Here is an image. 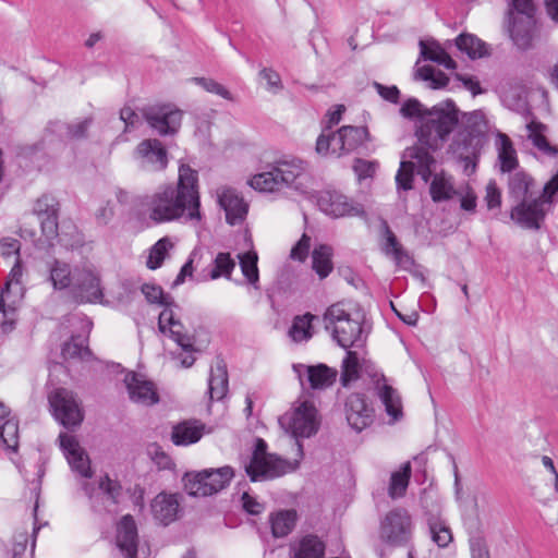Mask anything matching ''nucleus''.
I'll return each instance as SVG.
<instances>
[{
	"instance_id": "1",
	"label": "nucleus",
	"mask_w": 558,
	"mask_h": 558,
	"mask_svg": "<svg viewBox=\"0 0 558 558\" xmlns=\"http://www.w3.org/2000/svg\"><path fill=\"white\" fill-rule=\"evenodd\" d=\"M149 218L155 223L173 220L197 223L202 219L198 173L187 165L179 168L177 186L166 185L156 191L147 203Z\"/></svg>"
},
{
	"instance_id": "2",
	"label": "nucleus",
	"mask_w": 558,
	"mask_h": 558,
	"mask_svg": "<svg viewBox=\"0 0 558 558\" xmlns=\"http://www.w3.org/2000/svg\"><path fill=\"white\" fill-rule=\"evenodd\" d=\"M308 165L303 159L283 155L265 166L264 171L253 175L248 183L259 192L272 193L284 187L306 193Z\"/></svg>"
},
{
	"instance_id": "3",
	"label": "nucleus",
	"mask_w": 558,
	"mask_h": 558,
	"mask_svg": "<svg viewBox=\"0 0 558 558\" xmlns=\"http://www.w3.org/2000/svg\"><path fill=\"white\" fill-rule=\"evenodd\" d=\"M361 373L369 377L372 389L384 404L387 414L393 420H398L402 414L401 398L398 391L388 384L385 375L371 361L360 356L355 351L347 350L341 365V385L349 386L360 377Z\"/></svg>"
},
{
	"instance_id": "4",
	"label": "nucleus",
	"mask_w": 558,
	"mask_h": 558,
	"mask_svg": "<svg viewBox=\"0 0 558 558\" xmlns=\"http://www.w3.org/2000/svg\"><path fill=\"white\" fill-rule=\"evenodd\" d=\"M459 124V110L448 99L428 109L420 120L416 135L418 142L429 149L440 148Z\"/></svg>"
},
{
	"instance_id": "5",
	"label": "nucleus",
	"mask_w": 558,
	"mask_h": 558,
	"mask_svg": "<svg viewBox=\"0 0 558 558\" xmlns=\"http://www.w3.org/2000/svg\"><path fill=\"white\" fill-rule=\"evenodd\" d=\"M558 202V170L545 183L541 194L527 201L519 202L510 210L511 220L524 230L538 231L546 217Z\"/></svg>"
},
{
	"instance_id": "6",
	"label": "nucleus",
	"mask_w": 558,
	"mask_h": 558,
	"mask_svg": "<svg viewBox=\"0 0 558 558\" xmlns=\"http://www.w3.org/2000/svg\"><path fill=\"white\" fill-rule=\"evenodd\" d=\"M142 292L149 303H157L163 306L158 316L159 330L175 341L183 351L193 352V338L186 332L183 324L178 318L179 306L173 300L163 293L161 287L155 284H143Z\"/></svg>"
},
{
	"instance_id": "7",
	"label": "nucleus",
	"mask_w": 558,
	"mask_h": 558,
	"mask_svg": "<svg viewBox=\"0 0 558 558\" xmlns=\"http://www.w3.org/2000/svg\"><path fill=\"white\" fill-rule=\"evenodd\" d=\"M347 306L344 302L330 305L324 314L325 328L343 349L360 348L365 343L366 336L360 319L352 317Z\"/></svg>"
},
{
	"instance_id": "8",
	"label": "nucleus",
	"mask_w": 558,
	"mask_h": 558,
	"mask_svg": "<svg viewBox=\"0 0 558 558\" xmlns=\"http://www.w3.org/2000/svg\"><path fill=\"white\" fill-rule=\"evenodd\" d=\"M280 425L295 438L299 456H303V447L299 438H310L319 428L318 412L313 402L302 401L291 412L279 418Z\"/></svg>"
},
{
	"instance_id": "9",
	"label": "nucleus",
	"mask_w": 558,
	"mask_h": 558,
	"mask_svg": "<svg viewBox=\"0 0 558 558\" xmlns=\"http://www.w3.org/2000/svg\"><path fill=\"white\" fill-rule=\"evenodd\" d=\"M234 473L231 466L186 473L183 477L184 488L191 496H211L227 487Z\"/></svg>"
},
{
	"instance_id": "10",
	"label": "nucleus",
	"mask_w": 558,
	"mask_h": 558,
	"mask_svg": "<svg viewBox=\"0 0 558 558\" xmlns=\"http://www.w3.org/2000/svg\"><path fill=\"white\" fill-rule=\"evenodd\" d=\"M404 158L409 160H402L399 170L396 174V183L398 190L409 191L413 187V174L414 171L423 179L428 182L432 175V166L435 162L434 157L422 146H413L407 148L404 151Z\"/></svg>"
},
{
	"instance_id": "11",
	"label": "nucleus",
	"mask_w": 558,
	"mask_h": 558,
	"mask_svg": "<svg viewBox=\"0 0 558 558\" xmlns=\"http://www.w3.org/2000/svg\"><path fill=\"white\" fill-rule=\"evenodd\" d=\"M69 295L77 304L102 303L104 289L100 276L93 265L76 266V277Z\"/></svg>"
},
{
	"instance_id": "12",
	"label": "nucleus",
	"mask_w": 558,
	"mask_h": 558,
	"mask_svg": "<svg viewBox=\"0 0 558 558\" xmlns=\"http://www.w3.org/2000/svg\"><path fill=\"white\" fill-rule=\"evenodd\" d=\"M50 411L62 426L70 429L81 425L84 413L73 391L56 388L48 395Z\"/></svg>"
},
{
	"instance_id": "13",
	"label": "nucleus",
	"mask_w": 558,
	"mask_h": 558,
	"mask_svg": "<svg viewBox=\"0 0 558 558\" xmlns=\"http://www.w3.org/2000/svg\"><path fill=\"white\" fill-rule=\"evenodd\" d=\"M133 160L145 172L163 171L169 163L168 151L157 138L143 140L133 151Z\"/></svg>"
},
{
	"instance_id": "14",
	"label": "nucleus",
	"mask_w": 558,
	"mask_h": 558,
	"mask_svg": "<svg viewBox=\"0 0 558 558\" xmlns=\"http://www.w3.org/2000/svg\"><path fill=\"white\" fill-rule=\"evenodd\" d=\"M412 535V520L401 508L389 511L380 523V538L390 545H403Z\"/></svg>"
},
{
	"instance_id": "15",
	"label": "nucleus",
	"mask_w": 558,
	"mask_h": 558,
	"mask_svg": "<svg viewBox=\"0 0 558 558\" xmlns=\"http://www.w3.org/2000/svg\"><path fill=\"white\" fill-rule=\"evenodd\" d=\"M183 112L172 105L151 106L143 111L148 125L160 136L178 133Z\"/></svg>"
},
{
	"instance_id": "16",
	"label": "nucleus",
	"mask_w": 558,
	"mask_h": 558,
	"mask_svg": "<svg viewBox=\"0 0 558 558\" xmlns=\"http://www.w3.org/2000/svg\"><path fill=\"white\" fill-rule=\"evenodd\" d=\"M481 147V134L469 130H460L456 133L449 145V153L457 159L463 161L465 163L464 171L471 174L475 171Z\"/></svg>"
},
{
	"instance_id": "17",
	"label": "nucleus",
	"mask_w": 558,
	"mask_h": 558,
	"mask_svg": "<svg viewBox=\"0 0 558 558\" xmlns=\"http://www.w3.org/2000/svg\"><path fill=\"white\" fill-rule=\"evenodd\" d=\"M244 469L251 482L271 481L292 470L290 463L278 456L251 457Z\"/></svg>"
},
{
	"instance_id": "18",
	"label": "nucleus",
	"mask_w": 558,
	"mask_h": 558,
	"mask_svg": "<svg viewBox=\"0 0 558 558\" xmlns=\"http://www.w3.org/2000/svg\"><path fill=\"white\" fill-rule=\"evenodd\" d=\"M318 208L332 218L344 216H361L364 214L363 206L349 199L345 195L338 191L325 190L318 193Z\"/></svg>"
},
{
	"instance_id": "19",
	"label": "nucleus",
	"mask_w": 558,
	"mask_h": 558,
	"mask_svg": "<svg viewBox=\"0 0 558 558\" xmlns=\"http://www.w3.org/2000/svg\"><path fill=\"white\" fill-rule=\"evenodd\" d=\"M58 201L49 194L39 197L33 208V214L40 223L41 233L48 242L58 235Z\"/></svg>"
},
{
	"instance_id": "20",
	"label": "nucleus",
	"mask_w": 558,
	"mask_h": 558,
	"mask_svg": "<svg viewBox=\"0 0 558 558\" xmlns=\"http://www.w3.org/2000/svg\"><path fill=\"white\" fill-rule=\"evenodd\" d=\"M421 504L424 509L430 512V517L428 518V529L432 541L438 547H446L452 541V533L449 526L437 518L434 512H438L439 504L438 499L435 498L433 492L424 490L421 496Z\"/></svg>"
},
{
	"instance_id": "21",
	"label": "nucleus",
	"mask_w": 558,
	"mask_h": 558,
	"mask_svg": "<svg viewBox=\"0 0 558 558\" xmlns=\"http://www.w3.org/2000/svg\"><path fill=\"white\" fill-rule=\"evenodd\" d=\"M344 411L349 425L356 432H362L373 422L374 409L363 393H351L345 400Z\"/></svg>"
},
{
	"instance_id": "22",
	"label": "nucleus",
	"mask_w": 558,
	"mask_h": 558,
	"mask_svg": "<svg viewBox=\"0 0 558 558\" xmlns=\"http://www.w3.org/2000/svg\"><path fill=\"white\" fill-rule=\"evenodd\" d=\"M130 399L141 405L149 407L159 402V395L155 384L144 375L130 372L124 377Z\"/></svg>"
},
{
	"instance_id": "23",
	"label": "nucleus",
	"mask_w": 558,
	"mask_h": 558,
	"mask_svg": "<svg viewBox=\"0 0 558 558\" xmlns=\"http://www.w3.org/2000/svg\"><path fill=\"white\" fill-rule=\"evenodd\" d=\"M22 276L23 269L17 258L10 271L8 281L0 291V312L4 316L14 312L23 298L24 288L21 282Z\"/></svg>"
},
{
	"instance_id": "24",
	"label": "nucleus",
	"mask_w": 558,
	"mask_h": 558,
	"mask_svg": "<svg viewBox=\"0 0 558 558\" xmlns=\"http://www.w3.org/2000/svg\"><path fill=\"white\" fill-rule=\"evenodd\" d=\"M216 193L218 204L226 213L227 222L231 226L242 223L247 215L248 205L239 193L229 186H221Z\"/></svg>"
},
{
	"instance_id": "25",
	"label": "nucleus",
	"mask_w": 558,
	"mask_h": 558,
	"mask_svg": "<svg viewBox=\"0 0 558 558\" xmlns=\"http://www.w3.org/2000/svg\"><path fill=\"white\" fill-rule=\"evenodd\" d=\"M60 446L72 469L85 478L92 477L90 461L86 452L81 448L76 438L72 435L60 434Z\"/></svg>"
},
{
	"instance_id": "26",
	"label": "nucleus",
	"mask_w": 558,
	"mask_h": 558,
	"mask_svg": "<svg viewBox=\"0 0 558 558\" xmlns=\"http://www.w3.org/2000/svg\"><path fill=\"white\" fill-rule=\"evenodd\" d=\"M85 494L88 496L93 508L99 509L98 496L102 495L104 508L107 511H112L111 506L120 504L122 496V486L118 481L111 480L108 475L100 478L98 490L90 488L88 484L83 486Z\"/></svg>"
},
{
	"instance_id": "27",
	"label": "nucleus",
	"mask_w": 558,
	"mask_h": 558,
	"mask_svg": "<svg viewBox=\"0 0 558 558\" xmlns=\"http://www.w3.org/2000/svg\"><path fill=\"white\" fill-rule=\"evenodd\" d=\"M116 544L124 558L137 557V526L131 514L123 515L118 522Z\"/></svg>"
},
{
	"instance_id": "28",
	"label": "nucleus",
	"mask_w": 558,
	"mask_h": 558,
	"mask_svg": "<svg viewBox=\"0 0 558 558\" xmlns=\"http://www.w3.org/2000/svg\"><path fill=\"white\" fill-rule=\"evenodd\" d=\"M541 193L534 178L520 170L509 174L508 197L518 204L538 196Z\"/></svg>"
},
{
	"instance_id": "29",
	"label": "nucleus",
	"mask_w": 558,
	"mask_h": 558,
	"mask_svg": "<svg viewBox=\"0 0 558 558\" xmlns=\"http://www.w3.org/2000/svg\"><path fill=\"white\" fill-rule=\"evenodd\" d=\"M209 433L206 425L198 420H185L172 426L170 439L173 445L187 447L198 442Z\"/></svg>"
},
{
	"instance_id": "30",
	"label": "nucleus",
	"mask_w": 558,
	"mask_h": 558,
	"mask_svg": "<svg viewBox=\"0 0 558 558\" xmlns=\"http://www.w3.org/2000/svg\"><path fill=\"white\" fill-rule=\"evenodd\" d=\"M295 373L298 374L301 383H303V377L306 376V379L310 384V387L313 389H325L330 387L337 378V371L328 367L325 364H318L314 366H305V365H294L293 366Z\"/></svg>"
},
{
	"instance_id": "31",
	"label": "nucleus",
	"mask_w": 558,
	"mask_h": 558,
	"mask_svg": "<svg viewBox=\"0 0 558 558\" xmlns=\"http://www.w3.org/2000/svg\"><path fill=\"white\" fill-rule=\"evenodd\" d=\"M369 140L365 126L343 125L333 134V143L339 146L340 156L351 153Z\"/></svg>"
},
{
	"instance_id": "32",
	"label": "nucleus",
	"mask_w": 558,
	"mask_h": 558,
	"mask_svg": "<svg viewBox=\"0 0 558 558\" xmlns=\"http://www.w3.org/2000/svg\"><path fill=\"white\" fill-rule=\"evenodd\" d=\"M180 510L179 495L177 494H158L151 501V513L154 518L168 525L178 518Z\"/></svg>"
},
{
	"instance_id": "33",
	"label": "nucleus",
	"mask_w": 558,
	"mask_h": 558,
	"mask_svg": "<svg viewBox=\"0 0 558 558\" xmlns=\"http://www.w3.org/2000/svg\"><path fill=\"white\" fill-rule=\"evenodd\" d=\"M48 281L54 290L70 291L76 277V266L52 258L47 262Z\"/></svg>"
},
{
	"instance_id": "34",
	"label": "nucleus",
	"mask_w": 558,
	"mask_h": 558,
	"mask_svg": "<svg viewBox=\"0 0 558 558\" xmlns=\"http://www.w3.org/2000/svg\"><path fill=\"white\" fill-rule=\"evenodd\" d=\"M229 380L227 364L221 357H217L210 368L208 378V392L211 400H221L228 392Z\"/></svg>"
},
{
	"instance_id": "35",
	"label": "nucleus",
	"mask_w": 558,
	"mask_h": 558,
	"mask_svg": "<svg viewBox=\"0 0 558 558\" xmlns=\"http://www.w3.org/2000/svg\"><path fill=\"white\" fill-rule=\"evenodd\" d=\"M509 15V34L514 45L520 49L529 48L532 41L533 17H512L511 10Z\"/></svg>"
},
{
	"instance_id": "36",
	"label": "nucleus",
	"mask_w": 558,
	"mask_h": 558,
	"mask_svg": "<svg viewBox=\"0 0 558 558\" xmlns=\"http://www.w3.org/2000/svg\"><path fill=\"white\" fill-rule=\"evenodd\" d=\"M292 558H324L325 544L314 535H306L291 546Z\"/></svg>"
},
{
	"instance_id": "37",
	"label": "nucleus",
	"mask_w": 558,
	"mask_h": 558,
	"mask_svg": "<svg viewBox=\"0 0 558 558\" xmlns=\"http://www.w3.org/2000/svg\"><path fill=\"white\" fill-rule=\"evenodd\" d=\"M456 46L473 60L489 56L487 44L473 34H460L456 38Z\"/></svg>"
},
{
	"instance_id": "38",
	"label": "nucleus",
	"mask_w": 558,
	"mask_h": 558,
	"mask_svg": "<svg viewBox=\"0 0 558 558\" xmlns=\"http://www.w3.org/2000/svg\"><path fill=\"white\" fill-rule=\"evenodd\" d=\"M526 129L529 132V140H531L533 145L539 151L550 157H556L558 155V147L550 145L545 136V132L547 130V126L545 124L532 120L531 122L527 123Z\"/></svg>"
},
{
	"instance_id": "39",
	"label": "nucleus",
	"mask_w": 558,
	"mask_h": 558,
	"mask_svg": "<svg viewBox=\"0 0 558 558\" xmlns=\"http://www.w3.org/2000/svg\"><path fill=\"white\" fill-rule=\"evenodd\" d=\"M296 512L294 510H281L270 514L269 523L274 537H286L295 526Z\"/></svg>"
},
{
	"instance_id": "40",
	"label": "nucleus",
	"mask_w": 558,
	"mask_h": 558,
	"mask_svg": "<svg viewBox=\"0 0 558 558\" xmlns=\"http://www.w3.org/2000/svg\"><path fill=\"white\" fill-rule=\"evenodd\" d=\"M429 192L434 202L450 199L456 193L453 178L445 172L436 173L430 182Z\"/></svg>"
},
{
	"instance_id": "41",
	"label": "nucleus",
	"mask_w": 558,
	"mask_h": 558,
	"mask_svg": "<svg viewBox=\"0 0 558 558\" xmlns=\"http://www.w3.org/2000/svg\"><path fill=\"white\" fill-rule=\"evenodd\" d=\"M332 248L329 245L320 244L312 253V267L320 279L326 278L332 270Z\"/></svg>"
},
{
	"instance_id": "42",
	"label": "nucleus",
	"mask_w": 558,
	"mask_h": 558,
	"mask_svg": "<svg viewBox=\"0 0 558 558\" xmlns=\"http://www.w3.org/2000/svg\"><path fill=\"white\" fill-rule=\"evenodd\" d=\"M316 318L315 315L306 313L298 315L293 318L292 325L289 329V336L294 342L307 341L313 336L312 322Z\"/></svg>"
},
{
	"instance_id": "43",
	"label": "nucleus",
	"mask_w": 558,
	"mask_h": 558,
	"mask_svg": "<svg viewBox=\"0 0 558 558\" xmlns=\"http://www.w3.org/2000/svg\"><path fill=\"white\" fill-rule=\"evenodd\" d=\"M420 47L421 56L425 60L436 62L449 70L456 68V61L438 44L432 43L430 45H427L426 43L421 40Z\"/></svg>"
},
{
	"instance_id": "44",
	"label": "nucleus",
	"mask_w": 558,
	"mask_h": 558,
	"mask_svg": "<svg viewBox=\"0 0 558 558\" xmlns=\"http://www.w3.org/2000/svg\"><path fill=\"white\" fill-rule=\"evenodd\" d=\"M411 476V465L409 462L404 463L399 471L391 474L388 494L392 499L401 498L404 496Z\"/></svg>"
},
{
	"instance_id": "45",
	"label": "nucleus",
	"mask_w": 558,
	"mask_h": 558,
	"mask_svg": "<svg viewBox=\"0 0 558 558\" xmlns=\"http://www.w3.org/2000/svg\"><path fill=\"white\" fill-rule=\"evenodd\" d=\"M499 138L500 145L498 148V159L500 162V170L502 172H511L518 166L515 150L507 135L500 134Z\"/></svg>"
},
{
	"instance_id": "46",
	"label": "nucleus",
	"mask_w": 558,
	"mask_h": 558,
	"mask_svg": "<svg viewBox=\"0 0 558 558\" xmlns=\"http://www.w3.org/2000/svg\"><path fill=\"white\" fill-rule=\"evenodd\" d=\"M256 252H246L240 255V267L247 282L256 290L259 289V274Z\"/></svg>"
},
{
	"instance_id": "47",
	"label": "nucleus",
	"mask_w": 558,
	"mask_h": 558,
	"mask_svg": "<svg viewBox=\"0 0 558 558\" xmlns=\"http://www.w3.org/2000/svg\"><path fill=\"white\" fill-rule=\"evenodd\" d=\"M0 445L15 451L19 446V425L13 418H7L0 425Z\"/></svg>"
},
{
	"instance_id": "48",
	"label": "nucleus",
	"mask_w": 558,
	"mask_h": 558,
	"mask_svg": "<svg viewBox=\"0 0 558 558\" xmlns=\"http://www.w3.org/2000/svg\"><path fill=\"white\" fill-rule=\"evenodd\" d=\"M415 77L422 81L430 82V87L434 89L446 87L449 83V78L444 72L436 71L430 65L418 68L416 70Z\"/></svg>"
},
{
	"instance_id": "49",
	"label": "nucleus",
	"mask_w": 558,
	"mask_h": 558,
	"mask_svg": "<svg viewBox=\"0 0 558 558\" xmlns=\"http://www.w3.org/2000/svg\"><path fill=\"white\" fill-rule=\"evenodd\" d=\"M172 243L168 238L158 240L150 248L146 265L149 269H157L166 258L168 250Z\"/></svg>"
},
{
	"instance_id": "50",
	"label": "nucleus",
	"mask_w": 558,
	"mask_h": 558,
	"mask_svg": "<svg viewBox=\"0 0 558 558\" xmlns=\"http://www.w3.org/2000/svg\"><path fill=\"white\" fill-rule=\"evenodd\" d=\"M235 263L229 253H219L215 258V268L211 271V278L216 279L220 276L230 278Z\"/></svg>"
},
{
	"instance_id": "51",
	"label": "nucleus",
	"mask_w": 558,
	"mask_h": 558,
	"mask_svg": "<svg viewBox=\"0 0 558 558\" xmlns=\"http://www.w3.org/2000/svg\"><path fill=\"white\" fill-rule=\"evenodd\" d=\"M90 354L89 349L84 345V341H77L76 338H72L65 342L62 347V356L68 359H85Z\"/></svg>"
},
{
	"instance_id": "52",
	"label": "nucleus",
	"mask_w": 558,
	"mask_h": 558,
	"mask_svg": "<svg viewBox=\"0 0 558 558\" xmlns=\"http://www.w3.org/2000/svg\"><path fill=\"white\" fill-rule=\"evenodd\" d=\"M192 81L208 93L216 94L227 100H233L231 93L223 85L211 78L193 77Z\"/></svg>"
},
{
	"instance_id": "53",
	"label": "nucleus",
	"mask_w": 558,
	"mask_h": 558,
	"mask_svg": "<svg viewBox=\"0 0 558 558\" xmlns=\"http://www.w3.org/2000/svg\"><path fill=\"white\" fill-rule=\"evenodd\" d=\"M333 132H323L316 141V151L319 155L326 156L328 154L340 157V149L338 145L333 143Z\"/></svg>"
},
{
	"instance_id": "54",
	"label": "nucleus",
	"mask_w": 558,
	"mask_h": 558,
	"mask_svg": "<svg viewBox=\"0 0 558 558\" xmlns=\"http://www.w3.org/2000/svg\"><path fill=\"white\" fill-rule=\"evenodd\" d=\"M379 167L376 160H365L357 158L353 163V171L356 174L359 181L364 179L373 178Z\"/></svg>"
},
{
	"instance_id": "55",
	"label": "nucleus",
	"mask_w": 558,
	"mask_h": 558,
	"mask_svg": "<svg viewBox=\"0 0 558 558\" xmlns=\"http://www.w3.org/2000/svg\"><path fill=\"white\" fill-rule=\"evenodd\" d=\"M93 120L90 118H84L77 121H74L70 124L65 125L66 129V137L69 140H83L87 136V131L92 125Z\"/></svg>"
},
{
	"instance_id": "56",
	"label": "nucleus",
	"mask_w": 558,
	"mask_h": 558,
	"mask_svg": "<svg viewBox=\"0 0 558 558\" xmlns=\"http://www.w3.org/2000/svg\"><path fill=\"white\" fill-rule=\"evenodd\" d=\"M426 111L427 109L425 110L423 108V105L415 98L407 100L400 108V113L402 114V117L409 119L416 118L417 125L420 124L422 116H424Z\"/></svg>"
},
{
	"instance_id": "57",
	"label": "nucleus",
	"mask_w": 558,
	"mask_h": 558,
	"mask_svg": "<svg viewBox=\"0 0 558 558\" xmlns=\"http://www.w3.org/2000/svg\"><path fill=\"white\" fill-rule=\"evenodd\" d=\"M148 453L156 465L161 470H168L174 465L172 459L157 445L150 446Z\"/></svg>"
},
{
	"instance_id": "58",
	"label": "nucleus",
	"mask_w": 558,
	"mask_h": 558,
	"mask_svg": "<svg viewBox=\"0 0 558 558\" xmlns=\"http://www.w3.org/2000/svg\"><path fill=\"white\" fill-rule=\"evenodd\" d=\"M311 238L303 234L296 244L292 247L290 257L294 260L304 262L308 255Z\"/></svg>"
},
{
	"instance_id": "59",
	"label": "nucleus",
	"mask_w": 558,
	"mask_h": 558,
	"mask_svg": "<svg viewBox=\"0 0 558 558\" xmlns=\"http://www.w3.org/2000/svg\"><path fill=\"white\" fill-rule=\"evenodd\" d=\"M259 76L266 81L267 89L269 92L276 94L282 89V83H281L280 75L276 71H274L271 69L264 68L259 72Z\"/></svg>"
},
{
	"instance_id": "60",
	"label": "nucleus",
	"mask_w": 558,
	"mask_h": 558,
	"mask_svg": "<svg viewBox=\"0 0 558 558\" xmlns=\"http://www.w3.org/2000/svg\"><path fill=\"white\" fill-rule=\"evenodd\" d=\"M485 201L488 209L499 208L501 205V192L494 180L486 185Z\"/></svg>"
},
{
	"instance_id": "61",
	"label": "nucleus",
	"mask_w": 558,
	"mask_h": 558,
	"mask_svg": "<svg viewBox=\"0 0 558 558\" xmlns=\"http://www.w3.org/2000/svg\"><path fill=\"white\" fill-rule=\"evenodd\" d=\"M383 231H384V236L386 239V243L383 247V251L386 255H391L395 252H397L398 250L402 248V246L398 242L397 236L390 230V228L386 221H383Z\"/></svg>"
},
{
	"instance_id": "62",
	"label": "nucleus",
	"mask_w": 558,
	"mask_h": 558,
	"mask_svg": "<svg viewBox=\"0 0 558 558\" xmlns=\"http://www.w3.org/2000/svg\"><path fill=\"white\" fill-rule=\"evenodd\" d=\"M120 119L125 124L124 131H131L132 129L137 128L142 122L141 116L131 107H124L121 109Z\"/></svg>"
},
{
	"instance_id": "63",
	"label": "nucleus",
	"mask_w": 558,
	"mask_h": 558,
	"mask_svg": "<svg viewBox=\"0 0 558 558\" xmlns=\"http://www.w3.org/2000/svg\"><path fill=\"white\" fill-rule=\"evenodd\" d=\"M466 126L463 130L473 131L474 133H481V125L485 124V116L482 111L475 110L464 114Z\"/></svg>"
},
{
	"instance_id": "64",
	"label": "nucleus",
	"mask_w": 558,
	"mask_h": 558,
	"mask_svg": "<svg viewBox=\"0 0 558 558\" xmlns=\"http://www.w3.org/2000/svg\"><path fill=\"white\" fill-rule=\"evenodd\" d=\"M472 558H490L488 548L481 537H472L470 541Z\"/></svg>"
}]
</instances>
